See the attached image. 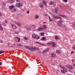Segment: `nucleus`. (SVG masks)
Segmentation results:
<instances>
[{"mask_svg": "<svg viewBox=\"0 0 75 75\" xmlns=\"http://www.w3.org/2000/svg\"><path fill=\"white\" fill-rule=\"evenodd\" d=\"M2 64V63L1 62H0V65H1V64Z\"/></svg>", "mask_w": 75, "mask_h": 75, "instance_id": "nucleus-52", "label": "nucleus"}, {"mask_svg": "<svg viewBox=\"0 0 75 75\" xmlns=\"http://www.w3.org/2000/svg\"><path fill=\"white\" fill-rule=\"evenodd\" d=\"M30 27H31V29H34V28H35V25H33L32 26H30Z\"/></svg>", "mask_w": 75, "mask_h": 75, "instance_id": "nucleus-17", "label": "nucleus"}, {"mask_svg": "<svg viewBox=\"0 0 75 75\" xmlns=\"http://www.w3.org/2000/svg\"><path fill=\"white\" fill-rule=\"evenodd\" d=\"M53 17L54 18H55V19H58V18H59V19H61L62 18L58 16H55V15H53Z\"/></svg>", "mask_w": 75, "mask_h": 75, "instance_id": "nucleus-3", "label": "nucleus"}, {"mask_svg": "<svg viewBox=\"0 0 75 75\" xmlns=\"http://www.w3.org/2000/svg\"><path fill=\"white\" fill-rule=\"evenodd\" d=\"M51 43H47V44H48V45H49V44H50V45H51Z\"/></svg>", "mask_w": 75, "mask_h": 75, "instance_id": "nucleus-50", "label": "nucleus"}, {"mask_svg": "<svg viewBox=\"0 0 75 75\" xmlns=\"http://www.w3.org/2000/svg\"><path fill=\"white\" fill-rule=\"evenodd\" d=\"M59 26V27H65V25L62 24L60 25Z\"/></svg>", "mask_w": 75, "mask_h": 75, "instance_id": "nucleus-22", "label": "nucleus"}, {"mask_svg": "<svg viewBox=\"0 0 75 75\" xmlns=\"http://www.w3.org/2000/svg\"><path fill=\"white\" fill-rule=\"evenodd\" d=\"M14 7V6L13 5H11L9 6V8L11 10H12V9H13Z\"/></svg>", "mask_w": 75, "mask_h": 75, "instance_id": "nucleus-12", "label": "nucleus"}, {"mask_svg": "<svg viewBox=\"0 0 75 75\" xmlns=\"http://www.w3.org/2000/svg\"><path fill=\"white\" fill-rule=\"evenodd\" d=\"M50 44L52 47H54L55 46V44L54 42L51 43Z\"/></svg>", "mask_w": 75, "mask_h": 75, "instance_id": "nucleus-10", "label": "nucleus"}, {"mask_svg": "<svg viewBox=\"0 0 75 75\" xmlns=\"http://www.w3.org/2000/svg\"><path fill=\"white\" fill-rule=\"evenodd\" d=\"M63 0V1H64V2H65V3H66L68 2V0Z\"/></svg>", "mask_w": 75, "mask_h": 75, "instance_id": "nucleus-38", "label": "nucleus"}, {"mask_svg": "<svg viewBox=\"0 0 75 75\" xmlns=\"http://www.w3.org/2000/svg\"><path fill=\"white\" fill-rule=\"evenodd\" d=\"M0 30L2 31L3 30V28H2L1 25V24H0Z\"/></svg>", "mask_w": 75, "mask_h": 75, "instance_id": "nucleus-13", "label": "nucleus"}, {"mask_svg": "<svg viewBox=\"0 0 75 75\" xmlns=\"http://www.w3.org/2000/svg\"><path fill=\"white\" fill-rule=\"evenodd\" d=\"M13 10L14 11H16V9L14 8L13 9Z\"/></svg>", "mask_w": 75, "mask_h": 75, "instance_id": "nucleus-43", "label": "nucleus"}, {"mask_svg": "<svg viewBox=\"0 0 75 75\" xmlns=\"http://www.w3.org/2000/svg\"><path fill=\"white\" fill-rule=\"evenodd\" d=\"M32 37L33 38H36V36L35 35H32Z\"/></svg>", "mask_w": 75, "mask_h": 75, "instance_id": "nucleus-24", "label": "nucleus"}, {"mask_svg": "<svg viewBox=\"0 0 75 75\" xmlns=\"http://www.w3.org/2000/svg\"><path fill=\"white\" fill-rule=\"evenodd\" d=\"M16 38H17V39H18V42H19L20 41V38H18V37H16Z\"/></svg>", "mask_w": 75, "mask_h": 75, "instance_id": "nucleus-36", "label": "nucleus"}, {"mask_svg": "<svg viewBox=\"0 0 75 75\" xmlns=\"http://www.w3.org/2000/svg\"><path fill=\"white\" fill-rule=\"evenodd\" d=\"M1 3L2 4H3L4 6H5V4H5L4 2L2 1Z\"/></svg>", "mask_w": 75, "mask_h": 75, "instance_id": "nucleus-32", "label": "nucleus"}, {"mask_svg": "<svg viewBox=\"0 0 75 75\" xmlns=\"http://www.w3.org/2000/svg\"><path fill=\"white\" fill-rule=\"evenodd\" d=\"M14 0H9V2L11 4H12L14 3Z\"/></svg>", "mask_w": 75, "mask_h": 75, "instance_id": "nucleus-9", "label": "nucleus"}, {"mask_svg": "<svg viewBox=\"0 0 75 75\" xmlns=\"http://www.w3.org/2000/svg\"><path fill=\"white\" fill-rule=\"evenodd\" d=\"M1 42L2 43L3 42H2V41H1Z\"/></svg>", "mask_w": 75, "mask_h": 75, "instance_id": "nucleus-59", "label": "nucleus"}, {"mask_svg": "<svg viewBox=\"0 0 75 75\" xmlns=\"http://www.w3.org/2000/svg\"><path fill=\"white\" fill-rule=\"evenodd\" d=\"M36 38L37 40H38V39H40V37L39 36H36Z\"/></svg>", "mask_w": 75, "mask_h": 75, "instance_id": "nucleus-29", "label": "nucleus"}, {"mask_svg": "<svg viewBox=\"0 0 75 75\" xmlns=\"http://www.w3.org/2000/svg\"><path fill=\"white\" fill-rule=\"evenodd\" d=\"M51 57H56V55H55V54H51Z\"/></svg>", "mask_w": 75, "mask_h": 75, "instance_id": "nucleus-14", "label": "nucleus"}, {"mask_svg": "<svg viewBox=\"0 0 75 75\" xmlns=\"http://www.w3.org/2000/svg\"><path fill=\"white\" fill-rule=\"evenodd\" d=\"M49 19L50 20V21H52L51 20V19H50V16H49Z\"/></svg>", "mask_w": 75, "mask_h": 75, "instance_id": "nucleus-39", "label": "nucleus"}, {"mask_svg": "<svg viewBox=\"0 0 75 75\" xmlns=\"http://www.w3.org/2000/svg\"><path fill=\"white\" fill-rule=\"evenodd\" d=\"M15 23L16 24H17L18 26L19 27H20V26H21V23Z\"/></svg>", "mask_w": 75, "mask_h": 75, "instance_id": "nucleus-15", "label": "nucleus"}, {"mask_svg": "<svg viewBox=\"0 0 75 75\" xmlns=\"http://www.w3.org/2000/svg\"><path fill=\"white\" fill-rule=\"evenodd\" d=\"M56 53H57V54H59L60 53V52L59 50H57L56 51Z\"/></svg>", "mask_w": 75, "mask_h": 75, "instance_id": "nucleus-33", "label": "nucleus"}, {"mask_svg": "<svg viewBox=\"0 0 75 75\" xmlns=\"http://www.w3.org/2000/svg\"><path fill=\"white\" fill-rule=\"evenodd\" d=\"M4 52H5L0 51V54H2V53H4Z\"/></svg>", "mask_w": 75, "mask_h": 75, "instance_id": "nucleus-31", "label": "nucleus"}, {"mask_svg": "<svg viewBox=\"0 0 75 75\" xmlns=\"http://www.w3.org/2000/svg\"><path fill=\"white\" fill-rule=\"evenodd\" d=\"M53 3V2H51L50 3L49 5H52V4Z\"/></svg>", "mask_w": 75, "mask_h": 75, "instance_id": "nucleus-40", "label": "nucleus"}, {"mask_svg": "<svg viewBox=\"0 0 75 75\" xmlns=\"http://www.w3.org/2000/svg\"><path fill=\"white\" fill-rule=\"evenodd\" d=\"M52 4H53V6H55V5H56V3H55L53 2Z\"/></svg>", "mask_w": 75, "mask_h": 75, "instance_id": "nucleus-37", "label": "nucleus"}, {"mask_svg": "<svg viewBox=\"0 0 75 75\" xmlns=\"http://www.w3.org/2000/svg\"><path fill=\"white\" fill-rule=\"evenodd\" d=\"M3 16V14L1 13H0V16Z\"/></svg>", "mask_w": 75, "mask_h": 75, "instance_id": "nucleus-44", "label": "nucleus"}, {"mask_svg": "<svg viewBox=\"0 0 75 75\" xmlns=\"http://www.w3.org/2000/svg\"><path fill=\"white\" fill-rule=\"evenodd\" d=\"M3 25H5V23H3Z\"/></svg>", "mask_w": 75, "mask_h": 75, "instance_id": "nucleus-56", "label": "nucleus"}, {"mask_svg": "<svg viewBox=\"0 0 75 75\" xmlns=\"http://www.w3.org/2000/svg\"><path fill=\"white\" fill-rule=\"evenodd\" d=\"M55 11L56 13H57V12H58V8H55Z\"/></svg>", "mask_w": 75, "mask_h": 75, "instance_id": "nucleus-28", "label": "nucleus"}, {"mask_svg": "<svg viewBox=\"0 0 75 75\" xmlns=\"http://www.w3.org/2000/svg\"><path fill=\"white\" fill-rule=\"evenodd\" d=\"M71 26L73 27H75V25H74V24H71Z\"/></svg>", "mask_w": 75, "mask_h": 75, "instance_id": "nucleus-30", "label": "nucleus"}, {"mask_svg": "<svg viewBox=\"0 0 75 75\" xmlns=\"http://www.w3.org/2000/svg\"><path fill=\"white\" fill-rule=\"evenodd\" d=\"M11 26L12 28H13V29H15L16 30L17 28V26H16L15 25L13 24L11 25Z\"/></svg>", "mask_w": 75, "mask_h": 75, "instance_id": "nucleus-6", "label": "nucleus"}, {"mask_svg": "<svg viewBox=\"0 0 75 75\" xmlns=\"http://www.w3.org/2000/svg\"><path fill=\"white\" fill-rule=\"evenodd\" d=\"M38 18H39V16H38V15H36L35 16V18H36V19H37Z\"/></svg>", "mask_w": 75, "mask_h": 75, "instance_id": "nucleus-21", "label": "nucleus"}, {"mask_svg": "<svg viewBox=\"0 0 75 75\" xmlns=\"http://www.w3.org/2000/svg\"><path fill=\"white\" fill-rule=\"evenodd\" d=\"M40 8H44V6H43V4H40Z\"/></svg>", "mask_w": 75, "mask_h": 75, "instance_id": "nucleus-16", "label": "nucleus"}, {"mask_svg": "<svg viewBox=\"0 0 75 75\" xmlns=\"http://www.w3.org/2000/svg\"><path fill=\"white\" fill-rule=\"evenodd\" d=\"M27 13L28 14H29L30 13V12L28 11H27Z\"/></svg>", "mask_w": 75, "mask_h": 75, "instance_id": "nucleus-49", "label": "nucleus"}, {"mask_svg": "<svg viewBox=\"0 0 75 75\" xmlns=\"http://www.w3.org/2000/svg\"><path fill=\"white\" fill-rule=\"evenodd\" d=\"M18 33H17V32H15L14 33V34H18Z\"/></svg>", "mask_w": 75, "mask_h": 75, "instance_id": "nucleus-51", "label": "nucleus"}, {"mask_svg": "<svg viewBox=\"0 0 75 75\" xmlns=\"http://www.w3.org/2000/svg\"><path fill=\"white\" fill-rule=\"evenodd\" d=\"M5 23H7V21H5Z\"/></svg>", "mask_w": 75, "mask_h": 75, "instance_id": "nucleus-53", "label": "nucleus"}, {"mask_svg": "<svg viewBox=\"0 0 75 75\" xmlns=\"http://www.w3.org/2000/svg\"><path fill=\"white\" fill-rule=\"evenodd\" d=\"M15 46H9L10 47H14Z\"/></svg>", "mask_w": 75, "mask_h": 75, "instance_id": "nucleus-47", "label": "nucleus"}, {"mask_svg": "<svg viewBox=\"0 0 75 75\" xmlns=\"http://www.w3.org/2000/svg\"><path fill=\"white\" fill-rule=\"evenodd\" d=\"M62 20H60L57 22V24L59 26L60 25H61L62 24Z\"/></svg>", "mask_w": 75, "mask_h": 75, "instance_id": "nucleus-5", "label": "nucleus"}, {"mask_svg": "<svg viewBox=\"0 0 75 75\" xmlns=\"http://www.w3.org/2000/svg\"><path fill=\"white\" fill-rule=\"evenodd\" d=\"M69 66L68 65H67L66 66V67H67V68H69Z\"/></svg>", "mask_w": 75, "mask_h": 75, "instance_id": "nucleus-48", "label": "nucleus"}, {"mask_svg": "<svg viewBox=\"0 0 75 75\" xmlns=\"http://www.w3.org/2000/svg\"><path fill=\"white\" fill-rule=\"evenodd\" d=\"M17 46H18L19 47H21V46H22V45H21V44L20 43H18L17 44Z\"/></svg>", "mask_w": 75, "mask_h": 75, "instance_id": "nucleus-26", "label": "nucleus"}, {"mask_svg": "<svg viewBox=\"0 0 75 75\" xmlns=\"http://www.w3.org/2000/svg\"><path fill=\"white\" fill-rule=\"evenodd\" d=\"M23 6V4L22 3H18L16 4V6L17 7H20Z\"/></svg>", "mask_w": 75, "mask_h": 75, "instance_id": "nucleus-2", "label": "nucleus"}, {"mask_svg": "<svg viewBox=\"0 0 75 75\" xmlns=\"http://www.w3.org/2000/svg\"><path fill=\"white\" fill-rule=\"evenodd\" d=\"M72 62H74V60L72 59Z\"/></svg>", "mask_w": 75, "mask_h": 75, "instance_id": "nucleus-55", "label": "nucleus"}, {"mask_svg": "<svg viewBox=\"0 0 75 75\" xmlns=\"http://www.w3.org/2000/svg\"><path fill=\"white\" fill-rule=\"evenodd\" d=\"M73 53H74V51H72L71 52V54H73Z\"/></svg>", "mask_w": 75, "mask_h": 75, "instance_id": "nucleus-45", "label": "nucleus"}, {"mask_svg": "<svg viewBox=\"0 0 75 75\" xmlns=\"http://www.w3.org/2000/svg\"><path fill=\"white\" fill-rule=\"evenodd\" d=\"M59 16L62 17H64V18H68V16L66 15H59Z\"/></svg>", "mask_w": 75, "mask_h": 75, "instance_id": "nucleus-8", "label": "nucleus"}, {"mask_svg": "<svg viewBox=\"0 0 75 75\" xmlns=\"http://www.w3.org/2000/svg\"><path fill=\"white\" fill-rule=\"evenodd\" d=\"M24 47L25 48H26L27 49L29 50L32 51H35V50H36V48L32 47H29V46H28L25 45Z\"/></svg>", "mask_w": 75, "mask_h": 75, "instance_id": "nucleus-1", "label": "nucleus"}, {"mask_svg": "<svg viewBox=\"0 0 75 75\" xmlns=\"http://www.w3.org/2000/svg\"><path fill=\"white\" fill-rule=\"evenodd\" d=\"M47 51H48V50H44L42 52V53L43 54H44V53H45V52H47Z\"/></svg>", "mask_w": 75, "mask_h": 75, "instance_id": "nucleus-23", "label": "nucleus"}, {"mask_svg": "<svg viewBox=\"0 0 75 75\" xmlns=\"http://www.w3.org/2000/svg\"><path fill=\"white\" fill-rule=\"evenodd\" d=\"M62 68L63 69V70H64L65 72H67V69L65 68L63 66H62Z\"/></svg>", "mask_w": 75, "mask_h": 75, "instance_id": "nucleus-11", "label": "nucleus"}, {"mask_svg": "<svg viewBox=\"0 0 75 75\" xmlns=\"http://www.w3.org/2000/svg\"><path fill=\"white\" fill-rule=\"evenodd\" d=\"M16 1H17V2H20V0H16Z\"/></svg>", "mask_w": 75, "mask_h": 75, "instance_id": "nucleus-46", "label": "nucleus"}, {"mask_svg": "<svg viewBox=\"0 0 75 75\" xmlns=\"http://www.w3.org/2000/svg\"><path fill=\"white\" fill-rule=\"evenodd\" d=\"M61 72H62V73H64V70H62L61 71Z\"/></svg>", "mask_w": 75, "mask_h": 75, "instance_id": "nucleus-41", "label": "nucleus"}, {"mask_svg": "<svg viewBox=\"0 0 75 75\" xmlns=\"http://www.w3.org/2000/svg\"><path fill=\"white\" fill-rule=\"evenodd\" d=\"M60 67H62H62L61 65H60Z\"/></svg>", "mask_w": 75, "mask_h": 75, "instance_id": "nucleus-58", "label": "nucleus"}, {"mask_svg": "<svg viewBox=\"0 0 75 75\" xmlns=\"http://www.w3.org/2000/svg\"><path fill=\"white\" fill-rule=\"evenodd\" d=\"M44 30V29L43 28H39L38 29V31H43Z\"/></svg>", "mask_w": 75, "mask_h": 75, "instance_id": "nucleus-7", "label": "nucleus"}, {"mask_svg": "<svg viewBox=\"0 0 75 75\" xmlns=\"http://www.w3.org/2000/svg\"><path fill=\"white\" fill-rule=\"evenodd\" d=\"M45 39H46V38L45 37H42V39H41L40 40L41 41H45Z\"/></svg>", "mask_w": 75, "mask_h": 75, "instance_id": "nucleus-18", "label": "nucleus"}, {"mask_svg": "<svg viewBox=\"0 0 75 75\" xmlns=\"http://www.w3.org/2000/svg\"><path fill=\"white\" fill-rule=\"evenodd\" d=\"M73 48L74 49V50H75V47H73Z\"/></svg>", "mask_w": 75, "mask_h": 75, "instance_id": "nucleus-54", "label": "nucleus"}, {"mask_svg": "<svg viewBox=\"0 0 75 75\" xmlns=\"http://www.w3.org/2000/svg\"><path fill=\"white\" fill-rule=\"evenodd\" d=\"M55 40H57L58 38V37L57 36H55Z\"/></svg>", "mask_w": 75, "mask_h": 75, "instance_id": "nucleus-34", "label": "nucleus"}, {"mask_svg": "<svg viewBox=\"0 0 75 75\" xmlns=\"http://www.w3.org/2000/svg\"><path fill=\"white\" fill-rule=\"evenodd\" d=\"M40 35H44V33H40Z\"/></svg>", "mask_w": 75, "mask_h": 75, "instance_id": "nucleus-35", "label": "nucleus"}, {"mask_svg": "<svg viewBox=\"0 0 75 75\" xmlns=\"http://www.w3.org/2000/svg\"><path fill=\"white\" fill-rule=\"evenodd\" d=\"M68 68L69 69H72V66H69Z\"/></svg>", "mask_w": 75, "mask_h": 75, "instance_id": "nucleus-27", "label": "nucleus"}, {"mask_svg": "<svg viewBox=\"0 0 75 75\" xmlns=\"http://www.w3.org/2000/svg\"><path fill=\"white\" fill-rule=\"evenodd\" d=\"M24 38L25 40H27V38L26 37H25Z\"/></svg>", "mask_w": 75, "mask_h": 75, "instance_id": "nucleus-42", "label": "nucleus"}, {"mask_svg": "<svg viewBox=\"0 0 75 75\" xmlns=\"http://www.w3.org/2000/svg\"><path fill=\"white\" fill-rule=\"evenodd\" d=\"M42 2L43 3L45 6L46 7H47V1H45L43 0L42 1Z\"/></svg>", "mask_w": 75, "mask_h": 75, "instance_id": "nucleus-4", "label": "nucleus"}, {"mask_svg": "<svg viewBox=\"0 0 75 75\" xmlns=\"http://www.w3.org/2000/svg\"><path fill=\"white\" fill-rule=\"evenodd\" d=\"M60 8H62V6H60Z\"/></svg>", "mask_w": 75, "mask_h": 75, "instance_id": "nucleus-57", "label": "nucleus"}, {"mask_svg": "<svg viewBox=\"0 0 75 75\" xmlns=\"http://www.w3.org/2000/svg\"><path fill=\"white\" fill-rule=\"evenodd\" d=\"M36 43H37V44H40V45H42V46H44V45H44L43 44H42L40 43H39L38 42H36Z\"/></svg>", "mask_w": 75, "mask_h": 75, "instance_id": "nucleus-19", "label": "nucleus"}, {"mask_svg": "<svg viewBox=\"0 0 75 75\" xmlns=\"http://www.w3.org/2000/svg\"><path fill=\"white\" fill-rule=\"evenodd\" d=\"M43 27L44 30H45V29H46V28H47V26L45 25H43Z\"/></svg>", "mask_w": 75, "mask_h": 75, "instance_id": "nucleus-20", "label": "nucleus"}, {"mask_svg": "<svg viewBox=\"0 0 75 75\" xmlns=\"http://www.w3.org/2000/svg\"><path fill=\"white\" fill-rule=\"evenodd\" d=\"M27 30H32L31 26H30L29 28H28Z\"/></svg>", "mask_w": 75, "mask_h": 75, "instance_id": "nucleus-25", "label": "nucleus"}]
</instances>
